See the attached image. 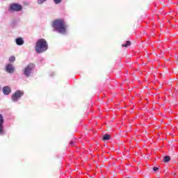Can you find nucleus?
Listing matches in <instances>:
<instances>
[{
  "label": "nucleus",
  "mask_w": 178,
  "mask_h": 178,
  "mask_svg": "<svg viewBox=\"0 0 178 178\" xmlns=\"http://www.w3.org/2000/svg\"><path fill=\"white\" fill-rule=\"evenodd\" d=\"M3 92L4 95H9L12 92V89L9 86H4L3 88Z\"/></svg>",
  "instance_id": "nucleus-7"
},
{
  "label": "nucleus",
  "mask_w": 178,
  "mask_h": 178,
  "mask_svg": "<svg viewBox=\"0 0 178 178\" xmlns=\"http://www.w3.org/2000/svg\"><path fill=\"white\" fill-rule=\"evenodd\" d=\"M35 67V64H33V63L29 64V65H27V67L24 68V75H26V76H29L30 74H31Z\"/></svg>",
  "instance_id": "nucleus-3"
},
{
  "label": "nucleus",
  "mask_w": 178,
  "mask_h": 178,
  "mask_svg": "<svg viewBox=\"0 0 178 178\" xmlns=\"http://www.w3.org/2000/svg\"><path fill=\"white\" fill-rule=\"evenodd\" d=\"M177 60H178V57H177Z\"/></svg>",
  "instance_id": "nucleus-18"
},
{
  "label": "nucleus",
  "mask_w": 178,
  "mask_h": 178,
  "mask_svg": "<svg viewBox=\"0 0 178 178\" xmlns=\"http://www.w3.org/2000/svg\"><path fill=\"white\" fill-rule=\"evenodd\" d=\"M3 115H1V114H0V134H2L3 132Z\"/></svg>",
  "instance_id": "nucleus-9"
},
{
  "label": "nucleus",
  "mask_w": 178,
  "mask_h": 178,
  "mask_svg": "<svg viewBox=\"0 0 178 178\" xmlns=\"http://www.w3.org/2000/svg\"><path fill=\"white\" fill-rule=\"evenodd\" d=\"M35 49L37 53H42V51L47 50L48 43L46 39H38V40L36 42Z\"/></svg>",
  "instance_id": "nucleus-2"
},
{
  "label": "nucleus",
  "mask_w": 178,
  "mask_h": 178,
  "mask_svg": "<svg viewBox=\"0 0 178 178\" xmlns=\"http://www.w3.org/2000/svg\"><path fill=\"white\" fill-rule=\"evenodd\" d=\"M24 92L22 90H17L13 95H12V100L13 102H17L19 99L22 96H23Z\"/></svg>",
  "instance_id": "nucleus-4"
},
{
  "label": "nucleus",
  "mask_w": 178,
  "mask_h": 178,
  "mask_svg": "<svg viewBox=\"0 0 178 178\" xmlns=\"http://www.w3.org/2000/svg\"><path fill=\"white\" fill-rule=\"evenodd\" d=\"M10 9L12 10L19 12V10H22V5H19L18 3H13V5L10 6Z\"/></svg>",
  "instance_id": "nucleus-5"
},
{
  "label": "nucleus",
  "mask_w": 178,
  "mask_h": 178,
  "mask_svg": "<svg viewBox=\"0 0 178 178\" xmlns=\"http://www.w3.org/2000/svg\"><path fill=\"white\" fill-rule=\"evenodd\" d=\"M110 137V135H104L103 140H109Z\"/></svg>",
  "instance_id": "nucleus-13"
},
{
  "label": "nucleus",
  "mask_w": 178,
  "mask_h": 178,
  "mask_svg": "<svg viewBox=\"0 0 178 178\" xmlns=\"http://www.w3.org/2000/svg\"><path fill=\"white\" fill-rule=\"evenodd\" d=\"M61 2V0H54L55 3H60Z\"/></svg>",
  "instance_id": "nucleus-15"
},
{
  "label": "nucleus",
  "mask_w": 178,
  "mask_h": 178,
  "mask_svg": "<svg viewBox=\"0 0 178 178\" xmlns=\"http://www.w3.org/2000/svg\"><path fill=\"white\" fill-rule=\"evenodd\" d=\"M70 144H73L72 142H70Z\"/></svg>",
  "instance_id": "nucleus-17"
},
{
  "label": "nucleus",
  "mask_w": 178,
  "mask_h": 178,
  "mask_svg": "<svg viewBox=\"0 0 178 178\" xmlns=\"http://www.w3.org/2000/svg\"><path fill=\"white\" fill-rule=\"evenodd\" d=\"M153 170H154V171L158 170V168H156V167L153 168Z\"/></svg>",
  "instance_id": "nucleus-16"
},
{
  "label": "nucleus",
  "mask_w": 178,
  "mask_h": 178,
  "mask_svg": "<svg viewBox=\"0 0 178 178\" xmlns=\"http://www.w3.org/2000/svg\"><path fill=\"white\" fill-rule=\"evenodd\" d=\"M129 45H131L130 40H127L126 43H124V44H122V47H129Z\"/></svg>",
  "instance_id": "nucleus-10"
},
{
  "label": "nucleus",
  "mask_w": 178,
  "mask_h": 178,
  "mask_svg": "<svg viewBox=\"0 0 178 178\" xmlns=\"http://www.w3.org/2000/svg\"><path fill=\"white\" fill-rule=\"evenodd\" d=\"M45 1H46V0H38V3L41 4V3H43L44 2H45Z\"/></svg>",
  "instance_id": "nucleus-14"
},
{
  "label": "nucleus",
  "mask_w": 178,
  "mask_h": 178,
  "mask_svg": "<svg viewBox=\"0 0 178 178\" xmlns=\"http://www.w3.org/2000/svg\"><path fill=\"white\" fill-rule=\"evenodd\" d=\"M6 70L8 72L12 73V72H13V71H15V68H14L13 65H12V64H8L6 67Z\"/></svg>",
  "instance_id": "nucleus-6"
},
{
  "label": "nucleus",
  "mask_w": 178,
  "mask_h": 178,
  "mask_svg": "<svg viewBox=\"0 0 178 178\" xmlns=\"http://www.w3.org/2000/svg\"><path fill=\"white\" fill-rule=\"evenodd\" d=\"M9 61H10V62L15 61V56H11L9 58Z\"/></svg>",
  "instance_id": "nucleus-12"
},
{
  "label": "nucleus",
  "mask_w": 178,
  "mask_h": 178,
  "mask_svg": "<svg viewBox=\"0 0 178 178\" xmlns=\"http://www.w3.org/2000/svg\"><path fill=\"white\" fill-rule=\"evenodd\" d=\"M164 161L165 162H168L169 161H170V156H164Z\"/></svg>",
  "instance_id": "nucleus-11"
},
{
  "label": "nucleus",
  "mask_w": 178,
  "mask_h": 178,
  "mask_svg": "<svg viewBox=\"0 0 178 178\" xmlns=\"http://www.w3.org/2000/svg\"><path fill=\"white\" fill-rule=\"evenodd\" d=\"M54 29L60 34H65L67 31V26L63 19H58L53 23Z\"/></svg>",
  "instance_id": "nucleus-1"
},
{
  "label": "nucleus",
  "mask_w": 178,
  "mask_h": 178,
  "mask_svg": "<svg viewBox=\"0 0 178 178\" xmlns=\"http://www.w3.org/2000/svg\"><path fill=\"white\" fill-rule=\"evenodd\" d=\"M17 45H23L24 44V40L22 38H17L16 39Z\"/></svg>",
  "instance_id": "nucleus-8"
}]
</instances>
